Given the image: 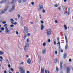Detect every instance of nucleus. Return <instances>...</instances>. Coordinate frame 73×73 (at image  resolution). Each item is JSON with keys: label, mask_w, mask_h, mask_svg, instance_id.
<instances>
[{"label": "nucleus", "mask_w": 73, "mask_h": 73, "mask_svg": "<svg viewBox=\"0 0 73 73\" xmlns=\"http://www.w3.org/2000/svg\"><path fill=\"white\" fill-rule=\"evenodd\" d=\"M47 35V36H50L51 35V33L52 32L51 31V29H47L46 30Z\"/></svg>", "instance_id": "obj_1"}, {"label": "nucleus", "mask_w": 73, "mask_h": 73, "mask_svg": "<svg viewBox=\"0 0 73 73\" xmlns=\"http://www.w3.org/2000/svg\"><path fill=\"white\" fill-rule=\"evenodd\" d=\"M7 10V7L6 6L4 9L2 10L1 12V14H3V13H5V12Z\"/></svg>", "instance_id": "obj_2"}, {"label": "nucleus", "mask_w": 73, "mask_h": 73, "mask_svg": "<svg viewBox=\"0 0 73 73\" xmlns=\"http://www.w3.org/2000/svg\"><path fill=\"white\" fill-rule=\"evenodd\" d=\"M15 5H13L12 6V8L9 10V12H12L13 10H15Z\"/></svg>", "instance_id": "obj_3"}, {"label": "nucleus", "mask_w": 73, "mask_h": 73, "mask_svg": "<svg viewBox=\"0 0 73 73\" xmlns=\"http://www.w3.org/2000/svg\"><path fill=\"white\" fill-rule=\"evenodd\" d=\"M29 44H26L25 46L24 47V49L25 50H27L28 49V48L29 47Z\"/></svg>", "instance_id": "obj_4"}, {"label": "nucleus", "mask_w": 73, "mask_h": 73, "mask_svg": "<svg viewBox=\"0 0 73 73\" xmlns=\"http://www.w3.org/2000/svg\"><path fill=\"white\" fill-rule=\"evenodd\" d=\"M46 52V48H44L42 50V54H45Z\"/></svg>", "instance_id": "obj_5"}, {"label": "nucleus", "mask_w": 73, "mask_h": 73, "mask_svg": "<svg viewBox=\"0 0 73 73\" xmlns=\"http://www.w3.org/2000/svg\"><path fill=\"white\" fill-rule=\"evenodd\" d=\"M19 69H20L21 70V72H23L25 71L24 70V68L22 67H19Z\"/></svg>", "instance_id": "obj_6"}, {"label": "nucleus", "mask_w": 73, "mask_h": 73, "mask_svg": "<svg viewBox=\"0 0 73 73\" xmlns=\"http://www.w3.org/2000/svg\"><path fill=\"white\" fill-rule=\"evenodd\" d=\"M62 63L63 62L61 61L60 63V68L61 69H62Z\"/></svg>", "instance_id": "obj_7"}, {"label": "nucleus", "mask_w": 73, "mask_h": 73, "mask_svg": "<svg viewBox=\"0 0 73 73\" xmlns=\"http://www.w3.org/2000/svg\"><path fill=\"white\" fill-rule=\"evenodd\" d=\"M70 68L68 67L67 68V72L66 73H70Z\"/></svg>", "instance_id": "obj_8"}, {"label": "nucleus", "mask_w": 73, "mask_h": 73, "mask_svg": "<svg viewBox=\"0 0 73 73\" xmlns=\"http://www.w3.org/2000/svg\"><path fill=\"white\" fill-rule=\"evenodd\" d=\"M24 30L25 32H26L27 33H28V28H25L24 29Z\"/></svg>", "instance_id": "obj_9"}, {"label": "nucleus", "mask_w": 73, "mask_h": 73, "mask_svg": "<svg viewBox=\"0 0 73 73\" xmlns=\"http://www.w3.org/2000/svg\"><path fill=\"white\" fill-rule=\"evenodd\" d=\"M27 62L28 64H31V59L30 58H29L27 60Z\"/></svg>", "instance_id": "obj_10"}, {"label": "nucleus", "mask_w": 73, "mask_h": 73, "mask_svg": "<svg viewBox=\"0 0 73 73\" xmlns=\"http://www.w3.org/2000/svg\"><path fill=\"white\" fill-rule=\"evenodd\" d=\"M6 32V33H9V32L10 30H9L8 28H5Z\"/></svg>", "instance_id": "obj_11"}, {"label": "nucleus", "mask_w": 73, "mask_h": 73, "mask_svg": "<svg viewBox=\"0 0 73 73\" xmlns=\"http://www.w3.org/2000/svg\"><path fill=\"white\" fill-rule=\"evenodd\" d=\"M6 1L7 0H3L0 2V4L4 3H5V2H6Z\"/></svg>", "instance_id": "obj_12"}, {"label": "nucleus", "mask_w": 73, "mask_h": 73, "mask_svg": "<svg viewBox=\"0 0 73 73\" xmlns=\"http://www.w3.org/2000/svg\"><path fill=\"white\" fill-rule=\"evenodd\" d=\"M68 47H69V46H68V43H67L66 44V46H65V49H66V50H67V49H68Z\"/></svg>", "instance_id": "obj_13"}, {"label": "nucleus", "mask_w": 73, "mask_h": 73, "mask_svg": "<svg viewBox=\"0 0 73 73\" xmlns=\"http://www.w3.org/2000/svg\"><path fill=\"white\" fill-rule=\"evenodd\" d=\"M65 38L66 43H68V39L67 38V36L66 35H65Z\"/></svg>", "instance_id": "obj_14"}, {"label": "nucleus", "mask_w": 73, "mask_h": 73, "mask_svg": "<svg viewBox=\"0 0 73 73\" xmlns=\"http://www.w3.org/2000/svg\"><path fill=\"white\" fill-rule=\"evenodd\" d=\"M39 7L41 9H43V6H42V5H40Z\"/></svg>", "instance_id": "obj_15"}, {"label": "nucleus", "mask_w": 73, "mask_h": 73, "mask_svg": "<svg viewBox=\"0 0 73 73\" xmlns=\"http://www.w3.org/2000/svg\"><path fill=\"white\" fill-rule=\"evenodd\" d=\"M4 54V52L3 51H0V54L1 55L2 54Z\"/></svg>", "instance_id": "obj_16"}, {"label": "nucleus", "mask_w": 73, "mask_h": 73, "mask_svg": "<svg viewBox=\"0 0 73 73\" xmlns=\"http://www.w3.org/2000/svg\"><path fill=\"white\" fill-rule=\"evenodd\" d=\"M44 73V70L43 68H41V73Z\"/></svg>", "instance_id": "obj_17"}, {"label": "nucleus", "mask_w": 73, "mask_h": 73, "mask_svg": "<svg viewBox=\"0 0 73 73\" xmlns=\"http://www.w3.org/2000/svg\"><path fill=\"white\" fill-rule=\"evenodd\" d=\"M63 57L64 58H65L66 57V53H65L64 54Z\"/></svg>", "instance_id": "obj_18"}, {"label": "nucleus", "mask_w": 73, "mask_h": 73, "mask_svg": "<svg viewBox=\"0 0 73 73\" xmlns=\"http://www.w3.org/2000/svg\"><path fill=\"white\" fill-rule=\"evenodd\" d=\"M54 62L55 63H57L58 62V60H57V58H55L54 60Z\"/></svg>", "instance_id": "obj_19"}, {"label": "nucleus", "mask_w": 73, "mask_h": 73, "mask_svg": "<svg viewBox=\"0 0 73 73\" xmlns=\"http://www.w3.org/2000/svg\"><path fill=\"white\" fill-rule=\"evenodd\" d=\"M18 1L19 3V4H21V0H17L16 1Z\"/></svg>", "instance_id": "obj_20"}, {"label": "nucleus", "mask_w": 73, "mask_h": 73, "mask_svg": "<svg viewBox=\"0 0 73 73\" xmlns=\"http://www.w3.org/2000/svg\"><path fill=\"white\" fill-rule=\"evenodd\" d=\"M15 3V0H12L11 1V4H13Z\"/></svg>", "instance_id": "obj_21"}, {"label": "nucleus", "mask_w": 73, "mask_h": 73, "mask_svg": "<svg viewBox=\"0 0 73 73\" xmlns=\"http://www.w3.org/2000/svg\"><path fill=\"white\" fill-rule=\"evenodd\" d=\"M45 71L46 73H49V71L48 70L47 71L46 70H45Z\"/></svg>", "instance_id": "obj_22"}, {"label": "nucleus", "mask_w": 73, "mask_h": 73, "mask_svg": "<svg viewBox=\"0 0 73 73\" xmlns=\"http://www.w3.org/2000/svg\"><path fill=\"white\" fill-rule=\"evenodd\" d=\"M5 60L8 64H9V60H8V59L5 58Z\"/></svg>", "instance_id": "obj_23"}, {"label": "nucleus", "mask_w": 73, "mask_h": 73, "mask_svg": "<svg viewBox=\"0 0 73 73\" xmlns=\"http://www.w3.org/2000/svg\"><path fill=\"white\" fill-rule=\"evenodd\" d=\"M24 37H25L24 39L25 40V38L27 37V34H25V35H24Z\"/></svg>", "instance_id": "obj_24"}, {"label": "nucleus", "mask_w": 73, "mask_h": 73, "mask_svg": "<svg viewBox=\"0 0 73 73\" xmlns=\"http://www.w3.org/2000/svg\"><path fill=\"white\" fill-rule=\"evenodd\" d=\"M43 45L44 46H46V43L45 42H44L43 43Z\"/></svg>", "instance_id": "obj_25"}, {"label": "nucleus", "mask_w": 73, "mask_h": 73, "mask_svg": "<svg viewBox=\"0 0 73 73\" xmlns=\"http://www.w3.org/2000/svg\"><path fill=\"white\" fill-rule=\"evenodd\" d=\"M11 23L12 24H14V25H16L17 24V23H16V22H15V23H14L12 22H11Z\"/></svg>", "instance_id": "obj_26"}, {"label": "nucleus", "mask_w": 73, "mask_h": 73, "mask_svg": "<svg viewBox=\"0 0 73 73\" xmlns=\"http://www.w3.org/2000/svg\"><path fill=\"white\" fill-rule=\"evenodd\" d=\"M63 7V10H64L65 9V8H66V6H62Z\"/></svg>", "instance_id": "obj_27"}, {"label": "nucleus", "mask_w": 73, "mask_h": 73, "mask_svg": "<svg viewBox=\"0 0 73 73\" xmlns=\"http://www.w3.org/2000/svg\"><path fill=\"white\" fill-rule=\"evenodd\" d=\"M55 7H58V5L57 4H55L54 6Z\"/></svg>", "instance_id": "obj_28"}, {"label": "nucleus", "mask_w": 73, "mask_h": 73, "mask_svg": "<svg viewBox=\"0 0 73 73\" xmlns=\"http://www.w3.org/2000/svg\"><path fill=\"white\" fill-rule=\"evenodd\" d=\"M58 44H59V48H60V42H58Z\"/></svg>", "instance_id": "obj_29"}, {"label": "nucleus", "mask_w": 73, "mask_h": 73, "mask_svg": "<svg viewBox=\"0 0 73 73\" xmlns=\"http://www.w3.org/2000/svg\"><path fill=\"white\" fill-rule=\"evenodd\" d=\"M10 21L11 22H13V21H14V20L13 19H10Z\"/></svg>", "instance_id": "obj_30"}, {"label": "nucleus", "mask_w": 73, "mask_h": 73, "mask_svg": "<svg viewBox=\"0 0 73 73\" xmlns=\"http://www.w3.org/2000/svg\"><path fill=\"white\" fill-rule=\"evenodd\" d=\"M1 31H4V28H1Z\"/></svg>", "instance_id": "obj_31"}, {"label": "nucleus", "mask_w": 73, "mask_h": 73, "mask_svg": "<svg viewBox=\"0 0 73 73\" xmlns=\"http://www.w3.org/2000/svg\"><path fill=\"white\" fill-rule=\"evenodd\" d=\"M11 70L12 71V72H13L14 71V70H13V68H10Z\"/></svg>", "instance_id": "obj_32"}, {"label": "nucleus", "mask_w": 73, "mask_h": 73, "mask_svg": "<svg viewBox=\"0 0 73 73\" xmlns=\"http://www.w3.org/2000/svg\"><path fill=\"white\" fill-rule=\"evenodd\" d=\"M6 23H7V22H6V21L2 22V24H6Z\"/></svg>", "instance_id": "obj_33"}, {"label": "nucleus", "mask_w": 73, "mask_h": 73, "mask_svg": "<svg viewBox=\"0 0 73 73\" xmlns=\"http://www.w3.org/2000/svg\"><path fill=\"white\" fill-rule=\"evenodd\" d=\"M70 14V11H68V15H69Z\"/></svg>", "instance_id": "obj_34"}, {"label": "nucleus", "mask_w": 73, "mask_h": 73, "mask_svg": "<svg viewBox=\"0 0 73 73\" xmlns=\"http://www.w3.org/2000/svg\"><path fill=\"white\" fill-rule=\"evenodd\" d=\"M11 27H14V25H10Z\"/></svg>", "instance_id": "obj_35"}, {"label": "nucleus", "mask_w": 73, "mask_h": 73, "mask_svg": "<svg viewBox=\"0 0 73 73\" xmlns=\"http://www.w3.org/2000/svg\"><path fill=\"white\" fill-rule=\"evenodd\" d=\"M56 71H59V69H58V68L56 67Z\"/></svg>", "instance_id": "obj_36"}, {"label": "nucleus", "mask_w": 73, "mask_h": 73, "mask_svg": "<svg viewBox=\"0 0 73 73\" xmlns=\"http://www.w3.org/2000/svg\"><path fill=\"white\" fill-rule=\"evenodd\" d=\"M42 12L43 13H45V10L44 9H43L42 11Z\"/></svg>", "instance_id": "obj_37"}, {"label": "nucleus", "mask_w": 73, "mask_h": 73, "mask_svg": "<svg viewBox=\"0 0 73 73\" xmlns=\"http://www.w3.org/2000/svg\"><path fill=\"white\" fill-rule=\"evenodd\" d=\"M18 18H20V15L19 14H18Z\"/></svg>", "instance_id": "obj_38"}, {"label": "nucleus", "mask_w": 73, "mask_h": 73, "mask_svg": "<svg viewBox=\"0 0 73 73\" xmlns=\"http://www.w3.org/2000/svg\"><path fill=\"white\" fill-rule=\"evenodd\" d=\"M27 42H29V39L28 38L27 39Z\"/></svg>", "instance_id": "obj_39"}, {"label": "nucleus", "mask_w": 73, "mask_h": 73, "mask_svg": "<svg viewBox=\"0 0 73 73\" xmlns=\"http://www.w3.org/2000/svg\"><path fill=\"white\" fill-rule=\"evenodd\" d=\"M64 28H67V27H66V26L65 25H64Z\"/></svg>", "instance_id": "obj_40"}, {"label": "nucleus", "mask_w": 73, "mask_h": 73, "mask_svg": "<svg viewBox=\"0 0 73 73\" xmlns=\"http://www.w3.org/2000/svg\"><path fill=\"white\" fill-rule=\"evenodd\" d=\"M41 24H43L44 23V21H41Z\"/></svg>", "instance_id": "obj_41"}, {"label": "nucleus", "mask_w": 73, "mask_h": 73, "mask_svg": "<svg viewBox=\"0 0 73 73\" xmlns=\"http://www.w3.org/2000/svg\"><path fill=\"white\" fill-rule=\"evenodd\" d=\"M41 28H44V25H42Z\"/></svg>", "instance_id": "obj_42"}, {"label": "nucleus", "mask_w": 73, "mask_h": 73, "mask_svg": "<svg viewBox=\"0 0 73 73\" xmlns=\"http://www.w3.org/2000/svg\"><path fill=\"white\" fill-rule=\"evenodd\" d=\"M0 58H1V59L2 60H3V57H2V56H0Z\"/></svg>", "instance_id": "obj_43"}, {"label": "nucleus", "mask_w": 73, "mask_h": 73, "mask_svg": "<svg viewBox=\"0 0 73 73\" xmlns=\"http://www.w3.org/2000/svg\"><path fill=\"white\" fill-rule=\"evenodd\" d=\"M48 42H50V39H49L48 40Z\"/></svg>", "instance_id": "obj_44"}, {"label": "nucleus", "mask_w": 73, "mask_h": 73, "mask_svg": "<svg viewBox=\"0 0 73 73\" xmlns=\"http://www.w3.org/2000/svg\"><path fill=\"white\" fill-rule=\"evenodd\" d=\"M23 1L24 3H25L26 2V0H23Z\"/></svg>", "instance_id": "obj_45"}, {"label": "nucleus", "mask_w": 73, "mask_h": 73, "mask_svg": "<svg viewBox=\"0 0 73 73\" xmlns=\"http://www.w3.org/2000/svg\"><path fill=\"white\" fill-rule=\"evenodd\" d=\"M31 4H32V5H34V2H32L31 3Z\"/></svg>", "instance_id": "obj_46"}, {"label": "nucleus", "mask_w": 73, "mask_h": 73, "mask_svg": "<svg viewBox=\"0 0 73 73\" xmlns=\"http://www.w3.org/2000/svg\"><path fill=\"white\" fill-rule=\"evenodd\" d=\"M55 54H57V51H55Z\"/></svg>", "instance_id": "obj_47"}, {"label": "nucleus", "mask_w": 73, "mask_h": 73, "mask_svg": "<svg viewBox=\"0 0 73 73\" xmlns=\"http://www.w3.org/2000/svg\"><path fill=\"white\" fill-rule=\"evenodd\" d=\"M16 33L17 35H19V33L17 31L16 32Z\"/></svg>", "instance_id": "obj_48"}, {"label": "nucleus", "mask_w": 73, "mask_h": 73, "mask_svg": "<svg viewBox=\"0 0 73 73\" xmlns=\"http://www.w3.org/2000/svg\"><path fill=\"white\" fill-rule=\"evenodd\" d=\"M55 22L56 23H58V21H57V20H55Z\"/></svg>", "instance_id": "obj_49"}, {"label": "nucleus", "mask_w": 73, "mask_h": 73, "mask_svg": "<svg viewBox=\"0 0 73 73\" xmlns=\"http://www.w3.org/2000/svg\"><path fill=\"white\" fill-rule=\"evenodd\" d=\"M40 29L42 30H43L44 29V28H41Z\"/></svg>", "instance_id": "obj_50"}, {"label": "nucleus", "mask_w": 73, "mask_h": 73, "mask_svg": "<svg viewBox=\"0 0 73 73\" xmlns=\"http://www.w3.org/2000/svg\"><path fill=\"white\" fill-rule=\"evenodd\" d=\"M8 67L9 68H11V65H10V64H9L8 65Z\"/></svg>", "instance_id": "obj_51"}, {"label": "nucleus", "mask_w": 73, "mask_h": 73, "mask_svg": "<svg viewBox=\"0 0 73 73\" xmlns=\"http://www.w3.org/2000/svg\"><path fill=\"white\" fill-rule=\"evenodd\" d=\"M40 62H41V60H39L38 61V63H40Z\"/></svg>", "instance_id": "obj_52"}, {"label": "nucleus", "mask_w": 73, "mask_h": 73, "mask_svg": "<svg viewBox=\"0 0 73 73\" xmlns=\"http://www.w3.org/2000/svg\"><path fill=\"white\" fill-rule=\"evenodd\" d=\"M27 35H28V36H30V35H31V34H30V33H29L27 34Z\"/></svg>", "instance_id": "obj_53"}, {"label": "nucleus", "mask_w": 73, "mask_h": 73, "mask_svg": "<svg viewBox=\"0 0 73 73\" xmlns=\"http://www.w3.org/2000/svg\"><path fill=\"white\" fill-rule=\"evenodd\" d=\"M69 61H70V62H71L72 61V59H69Z\"/></svg>", "instance_id": "obj_54"}, {"label": "nucleus", "mask_w": 73, "mask_h": 73, "mask_svg": "<svg viewBox=\"0 0 73 73\" xmlns=\"http://www.w3.org/2000/svg\"><path fill=\"white\" fill-rule=\"evenodd\" d=\"M30 23L31 24H33V22H30Z\"/></svg>", "instance_id": "obj_55"}, {"label": "nucleus", "mask_w": 73, "mask_h": 73, "mask_svg": "<svg viewBox=\"0 0 73 73\" xmlns=\"http://www.w3.org/2000/svg\"><path fill=\"white\" fill-rule=\"evenodd\" d=\"M7 24H5L4 26V27H6L7 25Z\"/></svg>", "instance_id": "obj_56"}, {"label": "nucleus", "mask_w": 73, "mask_h": 73, "mask_svg": "<svg viewBox=\"0 0 73 73\" xmlns=\"http://www.w3.org/2000/svg\"><path fill=\"white\" fill-rule=\"evenodd\" d=\"M56 42H54V45H55L56 44Z\"/></svg>", "instance_id": "obj_57"}, {"label": "nucleus", "mask_w": 73, "mask_h": 73, "mask_svg": "<svg viewBox=\"0 0 73 73\" xmlns=\"http://www.w3.org/2000/svg\"><path fill=\"white\" fill-rule=\"evenodd\" d=\"M24 64V62H21V63L20 65H22V64Z\"/></svg>", "instance_id": "obj_58"}, {"label": "nucleus", "mask_w": 73, "mask_h": 73, "mask_svg": "<svg viewBox=\"0 0 73 73\" xmlns=\"http://www.w3.org/2000/svg\"><path fill=\"white\" fill-rule=\"evenodd\" d=\"M21 73H25V71H23V72H21Z\"/></svg>", "instance_id": "obj_59"}, {"label": "nucleus", "mask_w": 73, "mask_h": 73, "mask_svg": "<svg viewBox=\"0 0 73 73\" xmlns=\"http://www.w3.org/2000/svg\"><path fill=\"white\" fill-rule=\"evenodd\" d=\"M64 2L66 3V0H64Z\"/></svg>", "instance_id": "obj_60"}, {"label": "nucleus", "mask_w": 73, "mask_h": 73, "mask_svg": "<svg viewBox=\"0 0 73 73\" xmlns=\"http://www.w3.org/2000/svg\"><path fill=\"white\" fill-rule=\"evenodd\" d=\"M68 11H70V8H69L68 9Z\"/></svg>", "instance_id": "obj_61"}, {"label": "nucleus", "mask_w": 73, "mask_h": 73, "mask_svg": "<svg viewBox=\"0 0 73 73\" xmlns=\"http://www.w3.org/2000/svg\"><path fill=\"white\" fill-rule=\"evenodd\" d=\"M4 73H7V71L6 70L4 71Z\"/></svg>", "instance_id": "obj_62"}, {"label": "nucleus", "mask_w": 73, "mask_h": 73, "mask_svg": "<svg viewBox=\"0 0 73 73\" xmlns=\"http://www.w3.org/2000/svg\"><path fill=\"white\" fill-rule=\"evenodd\" d=\"M57 41H59V38L58 37Z\"/></svg>", "instance_id": "obj_63"}, {"label": "nucleus", "mask_w": 73, "mask_h": 73, "mask_svg": "<svg viewBox=\"0 0 73 73\" xmlns=\"http://www.w3.org/2000/svg\"><path fill=\"white\" fill-rule=\"evenodd\" d=\"M26 57H27V58H28V55H26Z\"/></svg>", "instance_id": "obj_64"}]
</instances>
